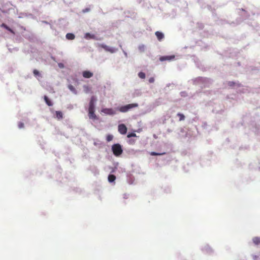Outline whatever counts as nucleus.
Listing matches in <instances>:
<instances>
[{
  "instance_id": "dca6fc26",
  "label": "nucleus",
  "mask_w": 260,
  "mask_h": 260,
  "mask_svg": "<svg viewBox=\"0 0 260 260\" xmlns=\"http://www.w3.org/2000/svg\"><path fill=\"white\" fill-rule=\"evenodd\" d=\"M252 241L255 245H258L260 243V238L255 237L252 239Z\"/></svg>"
},
{
  "instance_id": "bb28decb",
  "label": "nucleus",
  "mask_w": 260,
  "mask_h": 260,
  "mask_svg": "<svg viewBox=\"0 0 260 260\" xmlns=\"http://www.w3.org/2000/svg\"><path fill=\"white\" fill-rule=\"evenodd\" d=\"M18 127L19 128H23L24 127V124L22 122H19L18 124Z\"/></svg>"
},
{
  "instance_id": "b1692460",
  "label": "nucleus",
  "mask_w": 260,
  "mask_h": 260,
  "mask_svg": "<svg viewBox=\"0 0 260 260\" xmlns=\"http://www.w3.org/2000/svg\"><path fill=\"white\" fill-rule=\"evenodd\" d=\"M68 88H69V89L71 91H75V88H74V87L72 85H69L68 86Z\"/></svg>"
},
{
  "instance_id": "f257e3e1",
  "label": "nucleus",
  "mask_w": 260,
  "mask_h": 260,
  "mask_svg": "<svg viewBox=\"0 0 260 260\" xmlns=\"http://www.w3.org/2000/svg\"><path fill=\"white\" fill-rule=\"evenodd\" d=\"M138 107V104L137 103L129 104L125 106H121L118 109V110L123 113L126 112L131 109Z\"/></svg>"
},
{
  "instance_id": "a211bd4d",
  "label": "nucleus",
  "mask_w": 260,
  "mask_h": 260,
  "mask_svg": "<svg viewBox=\"0 0 260 260\" xmlns=\"http://www.w3.org/2000/svg\"><path fill=\"white\" fill-rule=\"evenodd\" d=\"M177 115L179 117V121H183L185 119V116L183 114L178 113Z\"/></svg>"
},
{
  "instance_id": "39448f33",
  "label": "nucleus",
  "mask_w": 260,
  "mask_h": 260,
  "mask_svg": "<svg viewBox=\"0 0 260 260\" xmlns=\"http://www.w3.org/2000/svg\"><path fill=\"white\" fill-rule=\"evenodd\" d=\"M99 47L103 48L106 51L110 52L111 53L114 52L115 50L113 48H111V47H109L108 46H107L105 44H99Z\"/></svg>"
},
{
  "instance_id": "7ed1b4c3",
  "label": "nucleus",
  "mask_w": 260,
  "mask_h": 260,
  "mask_svg": "<svg viewBox=\"0 0 260 260\" xmlns=\"http://www.w3.org/2000/svg\"><path fill=\"white\" fill-rule=\"evenodd\" d=\"M88 116L90 119H92L93 120H96L98 119L96 115L94 113V108H88Z\"/></svg>"
},
{
  "instance_id": "6ab92c4d",
  "label": "nucleus",
  "mask_w": 260,
  "mask_h": 260,
  "mask_svg": "<svg viewBox=\"0 0 260 260\" xmlns=\"http://www.w3.org/2000/svg\"><path fill=\"white\" fill-rule=\"evenodd\" d=\"M138 76L141 79H145V74L144 72H140L138 74Z\"/></svg>"
},
{
  "instance_id": "9d476101",
  "label": "nucleus",
  "mask_w": 260,
  "mask_h": 260,
  "mask_svg": "<svg viewBox=\"0 0 260 260\" xmlns=\"http://www.w3.org/2000/svg\"><path fill=\"white\" fill-rule=\"evenodd\" d=\"M1 27L5 28L13 35H15V32L12 29L10 28L8 25H7L5 23H2L1 25Z\"/></svg>"
},
{
  "instance_id": "9b49d317",
  "label": "nucleus",
  "mask_w": 260,
  "mask_h": 260,
  "mask_svg": "<svg viewBox=\"0 0 260 260\" xmlns=\"http://www.w3.org/2000/svg\"><path fill=\"white\" fill-rule=\"evenodd\" d=\"M155 34L157 39L159 41H161L164 38V35L161 32L157 31L155 32Z\"/></svg>"
},
{
  "instance_id": "0eeeda50",
  "label": "nucleus",
  "mask_w": 260,
  "mask_h": 260,
  "mask_svg": "<svg viewBox=\"0 0 260 260\" xmlns=\"http://www.w3.org/2000/svg\"><path fill=\"white\" fill-rule=\"evenodd\" d=\"M174 58H175V55H170V56H161L159 58V60L161 61H164L165 60H171L174 59Z\"/></svg>"
},
{
  "instance_id": "20e7f679",
  "label": "nucleus",
  "mask_w": 260,
  "mask_h": 260,
  "mask_svg": "<svg viewBox=\"0 0 260 260\" xmlns=\"http://www.w3.org/2000/svg\"><path fill=\"white\" fill-rule=\"evenodd\" d=\"M118 132L122 135H125L127 132V127L124 124H120L118 125Z\"/></svg>"
},
{
  "instance_id": "c756f323",
  "label": "nucleus",
  "mask_w": 260,
  "mask_h": 260,
  "mask_svg": "<svg viewBox=\"0 0 260 260\" xmlns=\"http://www.w3.org/2000/svg\"><path fill=\"white\" fill-rule=\"evenodd\" d=\"M58 66L61 68H63V64L61 63H58Z\"/></svg>"
},
{
  "instance_id": "2eb2a0df",
  "label": "nucleus",
  "mask_w": 260,
  "mask_h": 260,
  "mask_svg": "<svg viewBox=\"0 0 260 260\" xmlns=\"http://www.w3.org/2000/svg\"><path fill=\"white\" fill-rule=\"evenodd\" d=\"M55 114L58 119H61L63 118V114L61 111H57Z\"/></svg>"
},
{
  "instance_id": "423d86ee",
  "label": "nucleus",
  "mask_w": 260,
  "mask_h": 260,
  "mask_svg": "<svg viewBox=\"0 0 260 260\" xmlns=\"http://www.w3.org/2000/svg\"><path fill=\"white\" fill-rule=\"evenodd\" d=\"M102 112L108 115H114L115 112L111 108H105L102 110Z\"/></svg>"
},
{
  "instance_id": "1a4fd4ad",
  "label": "nucleus",
  "mask_w": 260,
  "mask_h": 260,
  "mask_svg": "<svg viewBox=\"0 0 260 260\" xmlns=\"http://www.w3.org/2000/svg\"><path fill=\"white\" fill-rule=\"evenodd\" d=\"M82 75L85 78H90L93 76V73L88 71H85L83 72Z\"/></svg>"
},
{
  "instance_id": "a878e982",
  "label": "nucleus",
  "mask_w": 260,
  "mask_h": 260,
  "mask_svg": "<svg viewBox=\"0 0 260 260\" xmlns=\"http://www.w3.org/2000/svg\"><path fill=\"white\" fill-rule=\"evenodd\" d=\"M148 81L150 83H153L154 82V78L153 77H151L149 79Z\"/></svg>"
},
{
  "instance_id": "6e6552de",
  "label": "nucleus",
  "mask_w": 260,
  "mask_h": 260,
  "mask_svg": "<svg viewBox=\"0 0 260 260\" xmlns=\"http://www.w3.org/2000/svg\"><path fill=\"white\" fill-rule=\"evenodd\" d=\"M96 101V98L94 96H92L89 104V108H95V102Z\"/></svg>"
},
{
  "instance_id": "cd10ccee",
  "label": "nucleus",
  "mask_w": 260,
  "mask_h": 260,
  "mask_svg": "<svg viewBox=\"0 0 260 260\" xmlns=\"http://www.w3.org/2000/svg\"><path fill=\"white\" fill-rule=\"evenodd\" d=\"M139 50L141 51H143L144 50V45H142V46H139Z\"/></svg>"
},
{
  "instance_id": "4468645a",
  "label": "nucleus",
  "mask_w": 260,
  "mask_h": 260,
  "mask_svg": "<svg viewBox=\"0 0 260 260\" xmlns=\"http://www.w3.org/2000/svg\"><path fill=\"white\" fill-rule=\"evenodd\" d=\"M44 98V100H45L46 104L48 106H52L53 104H52V102L49 99V98L46 95H45Z\"/></svg>"
},
{
  "instance_id": "c85d7f7f",
  "label": "nucleus",
  "mask_w": 260,
  "mask_h": 260,
  "mask_svg": "<svg viewBox=\"0 0 260 260\" xmlns=\"http://www.w3.org/2000/svg\"><path fill=\"white\" fill-rule=\"evenodd\" d=\"M84 88L85 91H89V88L87 86H84Z\"/></svg>"
},
{
  "instance_id": "f3484780",
  "label": "nucleus",
  "mask_w": 260,
  "mask_h": 260,
  "mask_svg": "<svg viewBox=\"0 0 260 260\" xmlns=\"http://www.w3.org/2000/svg\"><path fill=\"white\" fill-rule=\"evenodd\" d=\"M115 179H116V177L115 175H112V174L109 175L108 181L110 182H112L114 181Z\"/></svg>"
},
{
  "instance_id": "412c9836",
  "label": "nucleus",
  "mask_w": 260,
  "mask_h": 260,
  "mask_svg": "<svg viewBox=\"0 0 260 260\" xmlns=\"http://www.w3.org/2000/svg\"><path fill=\"white\" fill-rule=\"evenodd\" d=\"M137 137V135L135 133H129L128 134V135H127V138H131V137Z\"/></svg>"
},
{
  "instance_id": "aec40b11",
  "label": "nucleus",
  "mask_w": 260,
  "mask_h": 260,
  "mask_svg": "<svg viewBox=\"0 0 260 260\" xmlns=\"http://www.w3.org/2000/svg\"><path fill=\"white\" fill-rule=\"evenodd\" d=\"M113 139V136L112 135H108L107 136L106 140L107 142L112 141Z\"/></svg>"
},
{
  "instance_id": "f03ea898",
  "label": "nucleus",
  "mask_w": 260,
  "mask_h": 260,
  "mask_svg": "<svg viewBox=\"0 0 260 260\" xmlns=\"http://www.w3.org/2000/svg\"><path fill=\"white\" fill-rule=\"evenodd\" d=\"M112 150L113 154L116 156L120 155L123 152L121 146L119 144H114L112 146Z\"/></svg>"
},
{
  "instance_id": "f8f14e48",
  "label": "nucleus",
  "mask_w": 260,
  "mask_h": 260,
  "mask_svg": "<svg viewBox=\"0 0 260 260\" xmlns=\"http://www.w3.org/2000/svg\"><path fill=\"white\" fill-rule=\"evenodd\" d=\"M84 38H85V39H87V40H88V39H96V37L94 35L91 34L89 32H87L85 34Z\"/></svg>"
},
{
  "instance_id": "4be33fe9",
  "label": "nucleus",
  "mask_w": 260,
  "mask_h": 260,
  "mask_svg": "<svg viewBox=\"0 0 260 260\" xmlns=\"http://www.w3.org/2000/svg\"><path fill=\"white\" fill-rule=\"evenodd\" d=\"M165 154V153H156V152H151L150 153L151 155H152V156L160 155H162V154Z\"/></svg>"
},
{
  "instance_id": "393cba45",
  "label": "nucleus",
  "mask_w": 260,
  "mask_h": 260,
  "mask_svg": "<svg viewBox=\"0 0 260 260\" xmlns=\"http://www.w3.org/2000/svg\"><path fill=\"white\" fill-rule=\"evenodd\" d=\"M228 84L230 86H233L235 85V83L233 81H229L228 82Z\"/></svg>"
},
{
  "instance_id": "5701e85b",
  "label": "nucleus",
  "mask_w": 260,
  "mask_h": 260,
  "mask_svg": "<svg viewBox=\"0 0 260 260\" xmlns=\"http://www.w3.org/2000/svg\"><path fill=\"white\" fill-rule=\"evenodd\" d=\"M33 73L35 76L40 75L39 72L37 70H36V69L33 71Z\"/></svg>"
},
{
  "instance_id": "ddd939ff",
  "label": "nucleus",
  "mask_w": 260,
  "mask_h": 260,
  "mask_svg": "<svg viewBox=\"0 0 260 260\" xmlns=\"http://www.w3.org/2000/svg\"><path fill=\"white\" fill-rule=\"evenodd\" d=\"M75 35L73 34L68 33L66 35V38L68 40H74L75 39Z\"/></svg>"
}]
</instances>
